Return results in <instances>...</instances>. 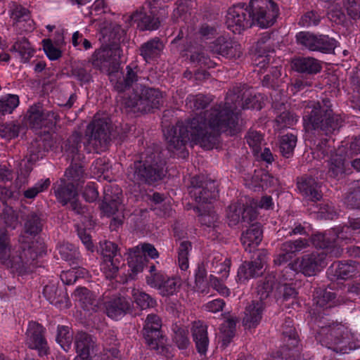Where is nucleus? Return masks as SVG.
Returning a JSON list of instances; mask_svg holds the SVG:
<instances>
[{"label": "nucleus", "mask_w": 360, "mask_h": 360, "mask_svg": "<svg viewBox=\"0 0 360 360\" xmlns=\"http://www.w3.org/2000/svg\"><path fill=\"white\" fill-rule=\"evenodd\" d=\"M245 85H236L227 92L224 102L212 106L199 115L163 129L167 141L168 150L172 153L179 151L185 157L188 152L186 146L190 141L205 150H212L219 143L221 133L231 136L240 131V115L237 109L262 108L261 94H252L247 91Z\"/></svg>", "instance_id": "f257e3e1"}, {"label": "nucleus", "mask_w": 360, "mask_h": 360, "mask_svg": "<svg viewBox=\"0 0 360 360\" xmlns=\"http://www.w3.org/2000/svg\"><path fill=\"white\" fill-rule=\"evenodd\" d=\"M304 107L303 122L307 131L320 129L328 135L342 126V119L340 115L333 113L329 99L305 101Z\"/></svg>", "instance_id": "f03ea898"}, {"label": "nucleus", "mask_w": 360, "mask_h": 360, "mask_svg": "<svg viewBox=\"0 0 360 360\" xmlns=\"http://www.w3.org/2000/svg\"><path fill=\"white\" fill-rule=\"evenodd\" d=\"M166 160L158 146L148 147L141 160L134 162V179L141 183L152 185L166 175Z\"/></svg>", "instance_id": "7ed1b4c3"}, {"label": "nucleus", "mask_w": 360, "mask_h": 360, "mask_svg": "<svg viewBox=\"0 0 360 360\" xmlns=\"http://www.w3.org/2000/svg\"><path fill=\"white\" fill-rule=\"evenodd\" d=\"M84 171L81 165L72 164L66 170L65 176L70 182L65 185V181L61 179L55 185V194L57 199L63 205L70 203V208L77 214H84L85 207L78 201L77 187L78 182L84 177Z\"/></svg>", "instance_id": "20e7f679"}, {"label": "nucleus", "mask_w": 360, "mask_h": 360, "mask_svg": "<svg viewBox=\"0 0 360 360\" xmlns=\"http://www.w3.org/2000/svg\"><path fill=\"white\" fill-rule=\"evenodd\" d=\"M353 233L347 225L338 226L325 233H318L311 236V241L316 248L326 250L330 257H338L343 251L342 245L353 240Z\"/></svg>", "instance_id": "39448f33"}, {"label": "nucleus", "mask_w": 360, "mask_h": 360, "mask_svg": "<svg viewBox=\"0 0 360 360\" xmlns=\"http://www.w3.org/2000/svg\"><path fill=\"white\" fill-rule=\"evenodd\" d=\"M32 245H28L27 249L23 247L20 255L15 256L11 249L10 238L5 230H0V261L8 268L17 271H20L23 263L27 264L30 260L34 261L38 256H41L43 252V245L39 244L40 251H36L33 242Z\"/></svg>", "instance_id": "423d86ee"}, {"label": "nucleus", "mask_w": 360, "mask_h": 360, "mask_svg": "<svg viewBox=\"0 0 360 360\" xmlns=\"http://www.w3.org/2000/svg\"><path fill=\"white\" fill-rule=\"evenodd\" d=\"M162 98V94L159 89L144 86L124 97L123 103L126 108L134 111L147 113L159 109L163 103Z\"/></svg>", "instance_id": "0eeeda50"}, {"label": "nucleus", "mask_w": 360, "mask_h": 360, "mask_svg": "<svg viewBox=\"0 0 360 360\" xmlns=\"http://www.w3.org/2000/svg\"><path fill=\"white\" fill-rule=\"evenodd\" d=\"M253 25L261 28L272 26L279 15V8L272 0H250L248 6Z\"/></svg>", "instance_id": "6e6552de"}, {"label": "nucleus", "mask_w": 360, "mask_h": 360, "mask_svg": "<svg viewBox=\"0 0 360 360\" xmlns=\"http://www.w3.org/2000/svg\"><path fill=\"white\" fill-rule=\"evenodd\" d=\"M328 255H329L326 250L303 255L290 262L286 270L290 269L307 277L315 276L325 266L324 261Z\"/></svg>", "instance_id": "1a4fd4ad"}, {"label": "nucleus", "mask_w": 360, "mask_h": 360, "mask_svg": "<svg viewBox=\"0 0 360 360\" xmlns=\"http://www.w3.org/2000/svg\"><path fill=\"white\" fill-rule=\"evenodd\" d=\"M109 131L110 126L105 118H98L95 116L86 131L89 151L91 152V150H94L96 153H99L103 150L109 143Z\"/></svg>", "instance_id": "9d476101"}, {"label": "nucleus", "mask_w": 360, "mask_h": 360, "mask_svg": "<svg viewBox=\"0 0 360 360\" xmlns=\"http://www.w3.org/2000/svg\"><path fill=\"white\" fill-rule=\"evenodd\" d=\"M320 329L316 334V339L323 346L331 349L341 347L348 339V329L340 323H332L327 326H319Z\"/></svg>", "instance_id": "9b49d317"}, {"label": "nucleus", "mask_w": 360, "mask_h": 360, "mask_svg": "<svg viewBox=\"0 0 360 360\" xmlns=\"http://www.w3.org/2000/svg\"><path fill=\"white\" fill-rule=\"evenodd\" d=\"M208 49L213 54L233 61L240 58L243 53L241 44L229 35L216 38L209 44Z\"/></svg>", "instance_id": "f8f14e48"}, {"label": "nucleus", "mask_w": 360, "mask_h": 360, "mask_svg": "<svg viewBox=\"0 0 360 360\" xmlns=\"http://www.w3.org/2000/svg\"><path fill=\"white\" fill-rule=\"evenodd\" d=\"M190 194L198 203H210L218 196L217 182L206 179L203 176H195L191 179Z\"/></svg>", "instance_id": "ddd939ff"}, {"label": "nucleus", "mask_w": 360, "mask_h": 360, "mask_svg": "<svg viewBox=\"0 0 360 360\" xmlns=\"http://www.w3.org/2000/svg\"><path fill=\"white\" fill-rule=\"evenodd\" d=\"M226 17L227 28L234 34H240L253 25L249 9L248 6L245 8L244 4L229 8Z\"/></svg>", "instance_id": "4468645a"}, {"label": "nucleus", "mask_w": 360, "mask_h": 360, "mask_svg": "<svg viewBox=\"0 0 360 360\" xmlns=\"http://www.w3.org/2000/svg\"><path fill=\"white\" fill-rule=\"evenodd\" d=\"M328 142L326 139L322 140L317 146L315 153H317V156L320 158H323L330 153L327 174L330 178L340 179L346 172L345 158L342 155L333 154V147L328 145Z\"/></svg>", "instance_id": "2eb2a0df"}, {"label": "nucleus", "mask_w": 360, "mask_h": 360, "mask_svg": "<svg viewBox=\"0 0 360 360\" xmlns=\"http://www.w3.org/2000/svg\"><path fill=\"white\" fill-rule=\"evenodd\" d=\"M256 217L255 210L241 200L231 203L226 210V218L229 226H234L240 221L250 223Z\"/></svg>", "instance_id": "dca6fc26"}, {"label": "nucleus", "mask_w": 360, "mask_h": 360, "mask_svg": "<svg viewBox=\"0 0 360 360\" xmlns=\"http://www.w3.org/2000/svg\"><path fill=\"white\" fill-rule=\"evenodd\" d=\"M268 252L266 250H259L256 257L250 262H243L238 270V278L243 282L250 278L258 276L262 274L264 265L266 263Z\"/></svg>", "instance_id": "f3484780"}, {"label": "nucleus", "mask_w": 360, "mask_h": 360, "mask_svg": "<svg viewBox=\"0 0 360 360\" xmlns=\"http://www.w3.org/2000/svg\"><path fill=\"white\" fill-rule=\"evenodd\" d=\"M44 332L45 329L41 324L35 321L29 322L26 332V345L29 348L37 350L39 356L47 354L49 351Z\"/></svg>", "instance_id": "a211bd4d"}, {"label": "nucleus", "mask_w": 360, "mask_h": 360, "mask_svg": "<svg viewBox=\"0 0 360 360\" xmlns=\"http://www.w3.org/2000/svg\"><path fill=\"white\" fill-rule=\"evenodd\" d=\"M296 185L304 199L312 202L321 200L323 193L321 185L314 177L307 174L299 176L296 179Z\"/></svg>", "instance_id": "6ab92c4d"}, {"label": "nucleus", "mask_w": 360, "mask_h": 360, "mask_svg": "<svg viewBox=\"0 0 360 360\" xmlns=\"http://www.w3.org/2000/svg\"><path fill=\"white\" fill-rule=\"evenodd\" d=\"M309 247V240L307 238H300L294 240H287L283 243L279 249V253L274 259V263L276 265H281L292 259L294 254Z\"/></svg>", "instance_id": "aec40b11"}, {"label": "nucleus", "mask_w": 360, "mask_h": 360, "mask_svg": "<svg viewBox=\"0 0 360 360\" xmlns=\"http://www.w3.org/2000/svg\"><path fill=\"white\" fill-rule=\"evenodd\" d=\"M26 117L28 124L33 129L49 128L56 120V115L53 112H44L40 105L30 106Z\"/></svg>", "instance_id": "412c9836"}, {"label": "nucleus", "mask_w": 360, "mask_h": 360, "mask_svg": "<svg viewBox=\"0 0 360 360\" xmlns=\"http://www.w3.org/2000/svg\"><path fill=\"white\" fill-rule=\"evenodd\" d=\"M193 37L188 35L185 39V44L182 51L189 52L190 60L201 68H213L216 63L205 53V50L198 43L192 44Z\"/></svg>", "instance_id": "4be33fe9"}, {"label": "nucleus", "mask_w": 360, "mask_h": 360, "mask_svg": "<svg viewBox=\"0 0 360 360\" xmlns=\"http://www.w3.org/2000/svg\"><path fill=\"white\" fill-rule=\"evenodd\" d=\"M265 304L262 299L252 300L248 303L245 308L243 316V325L245 328H255L262 319Z\"/></svg>", "instance_id": "5701e85b"}, {"label": "nucleus", "mask_w": 360, "mask_h": 360, "mask_svg": "<svg viewBox=\"0 0 360 360\" xmlns=\"http://www.w3.org/2000/svg\"><path fill=\"white\" fill-rule=\"evenodd\" d=\"M127 255V263L131 273L125 277L122 281L123 283L127 282L129 278H134L136 274L141 272L148 262L146 257L141 254L139 245L129 249Z\"/></svg>", "instance_id": "b1692460"}, {"label": "nucleus", "mask_w": 360, "mask_h": 360, "mask_svg": "<svg viewBox=\"0 0 360 360\" xmlns=\"http://www.w3.org/2000/svg\"><path fill=\"white\" fill-rule=\"evenodd\" d=\"M263 231L260 224H252L242 233L240 240L245 251L252 252L262 240Z\"/></svg>", "instance_id": "393cba45"}, {"label": "nucleus", "mask_w": 360, "mask_h": 360, "mask_svg": "<svg viewBox=\"0 0 360 360\" xmlns=\"http://www.w3.org/2000/svg\"><path fill=\"white\" fill-rule=\"evenodd\" d=\"M328 271L333 273L337 278L346 280L358 274L360 269L356 262L348 260L333 264Z\"/></svg>", "instance_id": "a878e982"}, {"label": "nucleus", "mask_w": 360, "mask_h": 360, "mask_svg": "<svg viewBox=\"0 0 360 360\" xmlns=\"http://www.w3.org/2000/svg\"><path fill=\"white\" fill-rule=\"evenodd\" d=\"M192 336L198 353L205 354L209 346L207 326L202 321H198L193 323Z\"/></svg>", "instance_id": "bb28decb"}, {"label": "nucleus", "mask_w": 360, "mask_h": 360, "mask_svg": "<svg viewBox=\"0 0 360 360\" xmlns=\"http://www.w3.org/2000/svg\"><path fill=\"white\" fill-rule=\"evenodd\" d=\"M295 71L306 75H316L322 70V62L313 57H298L292 60Z\"/></svg>", "instance_id": "cd10ccee"}, {"label": "nucleus", "mask_w": 360, "mask_h": 360, "mask_svg": "<svg viewBox=\"0 0 360 360\" xmlns=\"http://www.w3.org/2000/svg\"><path fill=\"white\" fill-rule=\"evenodd\" d=\"M92 63L102 71L110 74L112 65V47L110 44L102 46L96 50L92 56Z\"/></svg>", "instance_id": "c85d7f7f"}, {"label": "nucleus", "mask_w": 360, "mask_h": 360, "mask_svg": "<svg viewBox=\"0 0 360 360\" xmlns=\"http://www.w3.org/2000/svg\"><path fill=\"white\" fill-rule=\"evenodd\" d=\"M46 300L59 309H67L70 307V300L66 292L60 291L53 284L47 285L43 291Z\"/></svg>", "instance_id": "c756f323"}, {"label": "nucleus", "mask_w": 360, "mask_h": 360, "mask_svg": "<svg viewBox=\"0 0 360 360\" xmlns=\"http://www.w3.org/2000/svg\"><path fill=\"white\" fill-rule=\"evenodd\" d=\"M94 341L90 335L85 333H78L75 338V347L77 356L75 360H91L90 349Z\"/></svg>", "instance_id": "7c9ffc66"}, {"label": "nucleus", "mask_w": 360, "mask_h": 360, "mask_svg": "<svg viewBox=\"0 0 360 360\" xmlns=\"http://www.w3.org/2000/svg\"><path fill=\"white\" fill-rule=\"evenodd\" d=\"M162 319L158 315L150 314L147 316L143 326V335L146 342L162 335Z\"/></svg>", "instance_id": "2f4dec72"}, {"label": "nucleus", "mask_w": 360, "mask_h": 360, "mask_svg": "<svg viewBox=\"0 0 360 360\" xmlns=\"http://www.w3.org/2000/svg\"><path fill=\"white\" fill-rule=\"evenodd\" d=\"M164 48L158 37H155L143 43L140 47V55L146 62H150L160 56Z\"/></svg>", "instance_id": "473e14b6"}, {"label": "nucleus", "mask_w": 360, "mask_h": 360, "mask_svg": "<svg viewBox=\"0 0 360 360\" xmlns=\"http://www.w3.org/2000/svg\"><path fill=\"white\" fill-rule=\"evenodd\" d=\"M283 340L286 343L289 350H291L298 346L299 338L297 333L293 326V321L290 318L285 320L281 326Z\"/></svg>", "instance_id": "72a5a7b5"}, {"label": "nucleus", "mask_w": 360, "mask_h": 360, "mask_svg": "<svg viewBox=\"0 0 360 360\" xmlns=\"http://www.w3.org/2000/svg\"><path fill=\"white\" fill-rule=\"evenodd\" d=\"M231 261L220 253L213 255L211 262L212 271L221 276L223 278H227L229 275Z\"/></svg>", "instance_id": "f704fd0d"}, {"label": "nucleus", "mask_w": 360, "mask_h": 360, "mask_svg": "<svg viewBox=\"0 0 360 360\" xmlns=\"http://www.w3.org/2000/svg\"><path fill=\"white\" fill-rule=\"evenodd\" d=\"M172 340L179 349H187L190 345L188 330L182 324L175 323L172 325Z\"/></svg>", "instance_id": "c9c22d12"}, {"label": "nucleus", "mask_w": 360, "mask_h": 360, "mask_svg": "<svg viewBox=\"0 0 360 360\" xmlns=\"http://www.w3.org/2000/svg\"><path fill=\"white\" fill-rule=\"evenodd\" d=\"M277 179L264 169H257L252 177V184L255 187L267 189L277 184Z\"/></svg>", "instance_id": "e433bc0d"}, {"label": "nucleus", "mask_w": 360, "mask_h": 360, "mask_svg": "<svg viewBox=\"0 0 360 360\" xmlns=\"http://www.w3.org/2000/svg\"><path fill=\"white\" fill-rule=\"evenodd\" d=\"M335 294L326 290L317 288L313 294L314 303L321 308H331L335 304Z\"/></svg>", "instance_id": "4c0bfd02"}, {"label": "nucleus", "mask_w": 360, "mask_h": 360, "mask_svg": "<svg viewBox=\"0 0 360 360\" xmlns=\"http://www.w3.org/2000/svg\"><path fill=\"white\" fill-rule=\"evenodd\" d=\"M338 41L325 34H316L314 51L322 53H332L338 46Z\"/></svg>", "instance_id": "58836bf2"}, {"label": "nucleus", "mask_w": 360, "mask_h": 360, "mask_svg": "<svg viewBox=\"0 0 360 360\" xmlns=\"http://www.w3.org/2000/svg\"><path fill=\"white\" fill-rule=\"evenodd\" d=\"M132 306V301L129 296L120 294L114 297V320H118L124 316Z\"/></svg>", "instance_id": "ea45409f"}, {"label": "nucleus", "mask_w": 360, "mask_h": 360, "mask_svg": "<svg viewBox=\"0 0 360 360\" xmlns=\"http://www.w3.org/2000/svg\"><path fill=\"white\" fill-rule=\"evenodd\" d=\"M213 101L210 95H189L186 98V105L193 111L205 109Z\"/></svg>", "instance_id": "a19ab883"}, {"label": "nucleus", "mask_w": 360, "mask_h": 360, "mask_svg": "<svg viewBox=\"0 0 360 360\" xmlns=\"http://www.w3.org/2000/svg\"><path fill=\"white\" fill-rule=\"evenodd\" d=\"M126 75L124 76L122 80L117 81L115 86H114L119 91H126L127 89H129L132 84L137 82L138 80V68L136 66L134 68H132L131 66L128 65L126 68Z\"/></svg>", "instance_id": "79ce46f5"}, {"label": "nucleus", "mask_w": 360, "mask_h": 360, "mask_svg": "<svg viewBox=\"0 0 360 360\" xmlns=\"http://www.w3.org/2000/svg\"><path fill=\"white\" fill-rule=\"evenodd\" d=\"M191 249L192 244L188 240H184L179 244L177 250V263L182 271H186L189 267L188 256Z\"/></svg>", "instance_id": "37998d69"}, {"label": "nucleus", "mask_w": 360, "mask_h": 360, "mask_svg": "<svg viewBox=\"0 0 360 360\" xmlns=\"http://www.w3.org/2000/svg\"><path fill=\"white\" fill-rule=\"evenodd\" d=\"M146 343L150 349L156 351L158 354L166 358L173 356L170 347L165 342V337L163 335L148 340Z\"/></svg>", "instance_id": "c03bdc74"}, {"label": "nucleus", "mask_w": 360, "mask_h": 360, "mask_svg": "<svg viewBox=\"0 0 360 360\" xmlns=\"http://www.w3.org/2000/svg\"><path fill=\"white\" fill-rule=\"evenodd\" d=\"M297 143V136L292 134H287L283 136L280 141V150L283 156L290 158L294 151Z\"/></svg>", "instance_id": "a18cd8bd"}, {"label": "nucleus", "mask_w": 360, "mask_h": 360, "mask_svg": "<svg viewBox=\"0 0 360 360\" xmlns=\"http://www.w3.org/2000/svg\"><path fill=\"white\" fill-rule=\"evenodd\" d=\"M181 285L180 278L167 276L163 282V285H161L158 290L162 296H170L178 291Z\"/></svg>", "instance_id": "49530a36"}, {"label": "nucleus", "mask_w": 360, "mask_h": 360, "mask_svg": "<svg viewBox=\"0 0 360 360\" xmlns=\"http://www.w3.org/2000/svg\"><path fill=\"white\" fill-rule=\"evenodd\" d=\"M17 95L8 94L0 98V113L2 115L11 113L19 105Z\"/></svg>", "instance_id": "de8ad7c7"}, {"label": "nucleus", "mask_w": 360, "mask_h": 360, "mask_svg": "<svg viewBox=\"0 0 360 360\" xmlns=\"http://www.w3.org/2000/svg\"><path fill=\"white\" fill-rule=\"evenodd\" d=\"M72 340V334L70 330V328L64 326H58L56 341L61 348L68 352L71 347Z\"/></svg>", "instance_id": "09e8293b"}, {"label": "nucleus", "mask_w": 360, "mask_h": 360, "mask_svg": "<svg viewBox=\"0 0 360 360\" xmlns=\"http://www.w3.org/2000/svg\"><path fill=\"white\" fill-rule=\"evenodd\" d=\"M216 32L217 30L214 26H211L207 23H203L200 25L198 32H190L186 37L188 35L192 36V44H195V43H198L196 40L198 39V38L207 39L214 37Z\"/></svg>", "instance_id": "8fccbe9b"}, {"label": "nucleus", "mask_w": 360, "mask_h": 360, "mask_svg": "<svg viewBox=\"0 0 360 360\" xmlns=\"http://www.w3.org/2000/svg\"><path fill=\"white\" fill-rule=\"evenodd\" d=\"M247 143L252 149L255 155L261 151V147L264 141L262 134L259 131L250 129L245 136Z\"/></svg>", "instance_id": "3c124183"}, {"label": "nucleus", "mask_w": 360, "mask_h": 360, "mask_svg": "<svg viewBox=\"0 0 360 360\" xmlns=\"http://www.w3.org/2000/svg\"><path fill=\"white\" fill-rule=\"evenodd\" d=\"M72 297L75 301L82 305L84 309L89 310V305L93 304L92 294L86 288H77L72 294Z\"/></svg>", "instance_id": "603ef678"}, {"label": "nucleus", "mask_w": 360, "mask_h": 360, "mask_svg": "<svg viewBox=\"0 0 360 360\" xmlns=\"http://www.w3.org/2000/svg\"><path fill=\"white\" fill-rule=\"evenodd\" d=\"M298 117L297 115L291 112L284 111L276 118V127L278 129L291 127L297 123Z\"/></svg>", "instance_id": "864d4df0"}, {"label": "nucleus", "mask_w": 360, "mask_h": 360, "mask_svg": "<svg viewBox=\"0 0 360 360\" xmlns=\"http://www.w3.org/2000/svg\"><path fill=\"white\" fill-rule=\"evenodd\" d=\"M41 230L40 219L36 214L29 216L25 224V233L30 236H36Z\"/></svg>", "instance_id": "5fc2aeb1"}, {"label": "nucleus", "mask_w": 360, "mask_h": 360, "mask_svg": "<svg viewBox=\"0 0 360 360\" xmlns=\"http://www.w3.org/2000/svg\"><path fill=\"white\" fill-rule=\"evenodd\" d=\"M281 76V68L276 66L273 67L270 75L264 77L262 83L264 86L275 89L279 86L280 77Z\"/></svg>", "instance_id": "6e6d98bb"}, {"label": "nucleus", "mask_w": 360, "mask_h": 360, "mask_svg": "<svg viewBox=\"0 0 360 360\" xmlns=\"http://www.w3.org/2000/svg\"><path fill=\"white\" fill-rule=\"evenodd\" d=\"M136 303L142 309L153 308L157 304L156 300L144 292L136 291L134 292Z\"/></svg>", "instance_id": "4d7b16f0"}, {"label": "nucleus", "mask_w": 360, "mask_h": 360, "mask_svg": "<svg viewBox=\"0 0 360 360\" xmlns=\"http://www.w3.org/2000/svg\"><path fill=\"white\" fill-rule=\"evenodd\" d=\"M207 271L204 266H198L195 273V288L197 291L205 292L207 289Z\"/></svg>", "instance_id": "13d9d810"}, {"label": "nucleus", "mask_w": 360, "mask_h": 360, "mask_svg": "<svg viewBox=\"0 0 360 360\" xmlns=\"http://www.w3.org/2000/svg\"><path fill=\"white\" fill-rule=\"evenodd\" d=\"M295 37L298 44L305 47L309 51H314L316 34L309 32L302 31L297 33Z\"/></svg>", "instance_id": "bf43d9fd"}, {"label": "nucleus", "mask_w": 360, "mask_h": 360, "mask_svg": "<svg viewBox=\"0 0 360 360\" xmlns=\"http://www.w3.org/2000/svg\"><path fill=\"white\" fill-rule=\"evenodd\" d=\"M112 243L110 241H104L100 243L101 255L103 257V263L101 269L105 270L106 266H112Z\"/></svg>", "instance_id": "052dcab7"}, {"label": "nucleus", "mask_w": 360, "mask_h": 360, "mask_svg": "<svg viewBox=\"0 0 360 360\" xmlns=\"http://www.w3.org/2000/svg\"><path fill=\"white\" fill-rule=\"evenodd\" d=\"M20 127L14 122H8L0 124V136L6 139L17 137L19 134Z\"/></svg>", "instance_id": "680f3d73"}, {"label": "nucleus", "mask_w": 360, "mask_h": 360, "mask_svg": "<svg viewBox=\"0 0 360 360\" xmlns=\"http://www.w3.org/2000/svg\"><path fill=\"white\" fill-rule=\"evenodd\" d=\"M49 179L39 181L34 186L28 188L24 192V196L26 198L32 199L35 198L38 193L46 190L50 186Z\"/></svg>", "instance_id": "e2e57ef3"}, {"label": "nucleus", "mask_w": 360, "mask_h": 360, "mask_svg": "<svg viewBox=\"0 0 360 360\" xmlns=\"http://www.w3.org/2000/svg\"><path fill=\"white\" fill-rule=\"evenodd\" d=\"M13 49L18 52L20 56L25 59L30 58L33 55V50L31 48L29 41L25 38L17 41L13 44Z\"/></svg>", "instance_id": "0e129e2a"}, {"label": "nucleus", "mask_w": 360, "mask_h": 360, "mask_svg": "<svg viewBox=\"0 0 360 360\" xmlns=\"http://www.w3.org/2000/svg\"><path fill=\"white\" fill-rule=\"evenodd\" d=\"M10 11L11 18L16 22L25 21L30 18L28 10L15 3H12Z\"/></svg>", "instance_id": "69168bd1"}, {"label": "nucleus", "mask_w": 360, "mask_h": 360, "mask_svg": "<svg viewBox=\"0 0 360 360\" xmlns=\"http://www.w3.org/2000/svg\"><path fill=\"white\" fill-rule=\"evenodd\" d=\"M226 278H223L221 276L220 277H217L213 275H211L210 277V285L216 290L221 295L224 297H229L231 294L230 289L228 288L224 281Z\"/></svg>", "instance_id": "338daca9"}, {"label": "nucleus", "mask_w": 360, "mask_h": 360, "mask_svg": "<svg viewBox=\"0 0 360 360\" xmlns=\"http://www.w3.org/2000/svg\"><path fill=\"white\" fill-rule=\"evenodd\" d=\"M344 6L352 19L356 20L360 18V0H345Z\"/></svg>", "instance_id": "774afa93"}]
</instances>
